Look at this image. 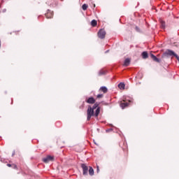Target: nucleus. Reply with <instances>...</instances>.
<instances>
[{"instance_id": "obj_1", "label": "nucleus", "mask_w": 179, "mask_h": 179, "mask_svg": "<svg viewBox=\"0 0 179 179\" xmlns=\"http://www.w3.org/2000/svg\"><path fill=\"white\" fill-rule=\"evenodd\" d=\"M99 106V103H94L92 107L90 106H88L87 110V121H90V120H92V117H93L94 115L93 112L94 110H96L97 108L100 107Z\"/></svg>"}, {"instance_id": "obj_2", "label": "nucleus", "mask_w": 179, "mask_h": 179, "mask_svg": "<svg viewBox=\"0 0 179 179\" xmlns=\"http://www.w3.org/2000/svg\"><path fill=\"white\" fill-rule=\"evenodd\" d=\"M124 100L126 102L120 103V107H121V108H122V110H124V108L128 107V106H129V103H133L134 102V99L131 98L129 96H126L124 99Z\"/></svg>"}, {"instance_id": "obj_3", "label": "nucleus", "mask_w": 179, "mask_h": 179, "mask_svg": "<svg viewBox=\"0 0 179 179\" xmlns=\"http://www.w3.org/2000/svg\"><path fill=\"white\" fill-rule=\"evenodd\" d=\"M81 168L83 169V176H87L89 173V166H87L86 164H81Z\"/></svg>"}, {"instance_id": "obj_4", "label": "nucleus", "mask_w": 179, "mask_h": 179, "mask_svg": "<svg viewBox=\"0 0 179 179\" xmlns=\"http://www.w3.org/2000/svg\"><path fill=\"white\" fill-rule=\"evenodd\" d=\"M98 37L103 40V38H106V31L103 29H101L98 31Z\"/></svg>"}, {"instance_id": "obj_5", "label": "nucleus", "mask_w": 179, "mask_h": 179, "mask_svg": "<svg viewBox=\"0 0 179 179\" xmlns=\"http://www.w3.org/2000/svg\"><path fill=\"white\" fill-rule=\"evenodd\" d=\"M42 161L43 163H50V162H54V157L48 155L46 157L43 158Z\"/></svg>"}, {"instance_id": "obj_6", "label": "nucleus", "mask_w": 179, "mask_h": 179, "mask_svg": "<svg viewBox=\"0 0 179 179\" xmlns=\"http://www.w3.org/2000/svg\"><path fill=\"white\" fill-rule=\"evenodd\" d=\"M47 19H51L54 16V12L51 11L50 9L48 10L47 13L45 14Z\"/></svg>"}, {"instance_id": "obj_7", "label": "nucleus", "mask_w": 179, "mask_h": 179, "mask_svg": "<svg viewBox=\"0 0 179 179\" xmlns=\"http://www.w3.org/2000/svg\"><path fill=\"white\" fill-rule=\"evenodd\" d=\"M150 57L152 59L155 61V62H158L159 64L162 62V59L157 58V57H156V55H153L152 53H150Z\"/></svg>"}, {"instance_id": "obj_8", "label": "nucleus", "mask_w": 179, "mask_h": 179, "mask_svg": "<svg viewBox=\"0 0 179 179\" xmlns=\"http://www.w3.org/2000/svg\"><path fill=\"white\" fill-rule=\"evenodd\" d=\"M85 101L88 104H94V103H96V99H94V97L90 96Z\"/></svg>"}, {"instance_id": "obj_9", "label": "nucleus", "mask_w": 179, "mask_h": 179, "mask_svg": "<svg viewBox=\"0 0 179 179\" xmlns=\"http://www.w3.org/2000/svg\"><path fill=\"white\" fill-rule=\"evenodd\" d=\"M100 110H101V108L100 106L98 107L96 110H95V113H94V110L93 111V117H95V118H97L99 117V114H100Z\"/></svg>"}, {"instance_id": "obj_10", "label": "nucleus", "mask_w": 179, "mask_h": 179, "mask_svg": "<svg viewBox=\"0 0 179 179\" xmlns=\"http://www.w3.org/2000/svg\"><path fill=\"white\" fill-rule=\"evenodd\" d=\"M165 54L166 55H170V57H175L176 53L174 52V51H173L171 50H168L166 52H165Z\"/></svg>"}, {"instance_id": "obj_11", "label": "nucleus", "mask_w": 179, "mask_h": 179, "mask_svg": "<svg viewBox=\"0 0 179 179\" xmlns=\"http://www.w3.org/2000/svg\"><path fill=\"white\" fill-rule=\"evenodd\" d=\"M141 56L143 59H147V58H149V53L147 51H144L141 53Z\"/></svg>"}, {"instance_id": "obj_12", "label": "nucleus", "mask_w": 179, "mask_h": 179, "mask_svg": "<svg viewBox=\"0 0 179 179\" xmlns=\"http://www.w3.org/2000/svg\"><path fill=\"white\" fill-rule=\"evenodd\" d=\"M159 23L161 29H166V22H164L163 20H159Z\"/></svg>"}, {"instance_id": "obj_13", "label": "nucleus", "mask_w": 179, "mask_h": 179, "mask_svg": "<svg viewBox=\"0 0 179 179\" xmlns=\"http://www.w3.org/2000/svg\"><path fill=\"white\" fill-rule=\"evenodd\" d=\"M129 64H131V59H129V58L124 59V66H129Z\"/></svg>"}, {"instance_id": "obj_14", "label": "nucleus", "mask_w": 179, "mask_h": 179, "mask_svg": "<svg viewBox=\"0 0 179 179\" xmlns=\"http://www.w3.org/2000/svg\"><path fill=\"white\" fill-rule=\"evenodd\" d=\"M89 174L90 176H94V169H93V167L89 166Z\"/></svg>"}, {"instance_id": "obj_15", "label": "nucleus", "mask_w": 179, "mask_h": 179, "mask_svg": "<svg viewBox=\"0 0 179 179\" xmlns=\"http://www.w3.org/2000/svg\"><path fill=\"white\" fill-rule=\"evenodd\" d=\"M118 87H119V89H120V90H124V89H125V83H120L118 84Z\"/></svg>"}, {"instance_id": "obj_16", "label": "nucleus", "mask_w": 179, "mask_h": 179, "mask_svg": "<svg viewBox=\"0 0 179 179\" xmlns=\"http://www.w3.org/2000/svg\"><path fill=\"white\" fill-rule=\"evenodd\" d=\"M100 90H101V92H103V93H107V92H108V89L106 86L101 87Z\"/></svg>"}, {"instance_id": "obj_17", "label": "nucleus", "mask_w": 179, "mask_h": 179, "mask_svg": "<svg viewBox=\"0 0 179 179\" xmlns=\"http://www.w3.org/2000/svg\"><path fill=\"white\" fill-rule=\"evenodd\" d=\"M106 73H107V71H106V70L101 69V70H100V71H99V76H103V75H106Z\"/></svg>"}, {"instance_id": "obj_18", "label": "nucleus", "mask_w": 179, "mask_h": 179, "mask_svg": "<svg viewBox=\"0 0 179 179\" xmlns=\"http://www.w3.org/2000/svg\"><path fill=\"white\" fill-rule=\"evenodd\" d=\"M91 25L92 27H96V26H97V21L96 20H92L91 21Z\"/></svg>"}, {"instance_id": "obj_19", "label": "nucleus", "mask_w": 179, "mask_h": 179, "mask_svg": "<svg viewBox=\"0 0 179 179\" xmlns=\"http://www.w3.org/2000/svg\"><path fill=\"white\" fill-rule=\"evenodd\" d=\"M87 8H89V6L86 3H84L83 6H82V9L83 10H87Z\"/></svg>"}, {"instance_id": "obj_20", "label": "nucleus", "mask_w": 179, "mask_h": 179, "mask_svg": "<svg viewBox=\"0 0 179 179\" xmlns=\"http://www.w3.org/2000/svg\"><path fill=\"white\" fill-rule=\"evenodd\" d=\"M46 3L49 6H52V8H54V3H52V0L50 2V1H47Z\"/></svg>"}, {"instance_id": "obj_21", "label": "nucleus", "mask_w": 179, "mask_h": 179, "mask_svg": "<svg viewBox=\"0 0 179 179\" xmlns=\"http://www.w3.org/2000/svg\"><path fill=\"white\" fill-rule=\"evenodd\" d=\"M106 132L108 134V132H113V128H110L106 130Z\"/></svg>"}, {"instance_id": "obj_22", "label": "nucleus", "mask_w": 179, "mask_h": 179, "mask_svg": "<svg viewBox=\"0 0 179 179\" xmlns=\"http://www.w3.org/2000/svg\"><path fill=\"white\" fill-rule=\"evenodd\" d=\"M135 30L137 31L138 33H141V29L138 27H136Z\"/></svg>"}, {"instance_id": "obj_23", "label": "nucleus", "mask_w": 179, "mask_h": 179, "mask_svg": "<svg viewBox=\"0 0 179 179\" xmlns=\"http://www.w3.org/2000/svg\"><path fill=\"white\" fill-rule=\"evenodd\" d=\"M97 99H101V97H103V94H99L97 96H96Z\"/></svg>"}, {"instance_id": "obj_24", "label": "nucleus", "mask_w": 179, "mask_h": 179, "mask_svg": "<svg viewBox=\"0 0 179 179\" xmlns=\"http://www.w3.org/2000/svg\"><path fill=\"white\" fill-rule=\"evenodd\" d=\"M100 171V168L98 166H96V173H99Z\"/></svg>"}, {"instance_id": "obj_25", "label": "nucleus", "mask_w": 179, "mask_h": 179, "mask_svg": "<svg viewBox=\"0 0 179 179\" xmlns=\"http://www.w3.org/2000/svg\"><path fill=\"white\" fill-rule=\"evenodd\" d=\"M174 57H176V58L178 59V61H179V56H178V55L176 54Z\"/></svg>"}, {"instance_id": "obj_26", "label": "nucleus", "mask_w": 179, "mask_h": 179, "mask_svg": "<svg viewBox=\"0 0 179 179\" xmlns=\"http://www.w3.org/2000/svg\"><path fill=\"white\" fill-rule=\"evenodd\" d=\"M7 166H8V167H12V164H7Z\"/></svg>"}, {"instance_id": "obj_27", "label": "nucleus", "mask_w": 179, "mask_h": 179, "mask_svg": "<svg viewBox=\"0 0 179 179\" xmlns=\"http://www.w3.org/2000/svg\"><path fill=\"white\" fill-rule=\"evenodd\" d=\"M13 169H17V165H13Z\"/></svg>"}, {"instance_id": "obj_28", "label": "nucleus", "mask_w": 179, "mask_h": 179, "mask_svg": "<svg viewBox=\"0 0 179 179\" xmlns=\"http://www.w3.org/2000/svg\"><path fill=\"white\" fill-rule=\"evenodd\" d=\"M6 12V8L3 9V13H5Z\"/></svg>"}, {"instance_id": "obj_29", "label": "nucleus", "mask_w": 179, "mask_h": 179, "mask_svg": "<svg viewBox=\"0 0 179 179\" xmlns=\"http://www.w3.org/2000/svg\"><path fill=\"white\" fill-rule=\"evenodd\" d=\"M15 153H16V152H15V151H13V154H12V156H15Z\"/></svg>"}, {"instance_id": "obj_30", "label": "nucleus", "mask_w": 179, "mask_h": 179, "mask_svg": "<svg viewBox=\"0 0 179 179\" xmlns=\"http://www.w3.org/2000/svg\"><path fill=\"white\" fill-rule=\"evenodd\" d=\"M110 52V50H108L105 52V54H107V52Z\"/></svg>"}, {"instance_id": "obj_31", "label": "nucleus", "mask_w": 179, "mask_h": 179, "mask_svg": "<svg viewBox=\"0 0 179 179\" xmlns=\"http://www.w3.org/2000/svg\"><path fill=\"white\" fill-rule=\"evenodd\" d=\"M110 127H114V126H113V124H110Z\"/></svg>"}, {"instance_id": "obj_32", "label": "nucleus", "mask_w": 179, "mask_h": 179, "mask_svg": "<svg viewBox=\"0 0 179 179\" xmlns=\"http://www.w3.org/2000/svg\"><path fill=\"white\" fill-rule=\"evenodd\" d=\"M12 102L11 103H13V99H12V101H11Z\"/></svg>"}, {"instance_id": "obj_33", "label": "nucleus", "mask_w": 179, "mask_h": 179, "mask_svg": "<svg viewBox=\"0 0 179 179\" xmlns=\"http://www.w3.org/2000/svg\"><path fill=\"white\" fill-rule=\"evenodd\" d=\"M97 131H100V129H97Z\"/></svg>"}, {"instance_id": "obj_34", "label": "nucleus", "mask_w": 179, "mask_h": 179, "mask_svg": "<svg viewBox=\"0 0 179 179\" xmlns=\"http://www.w3.org/2000/svg\"><path fill=\"white\" fill-rule=\"evenodd\" d=\"M57 124H59V122H57Z\"/></svg>"}, {"instance_id": "obj_35", "label": "nucleus", "mask_w": 179, "mask_h": 179, "mask_svg": "<svg viewBox=\"0 0 179 179\" xmlns=\"http://www.w3.org/2000/svg\"><path fill=\"white\" fill-rule=\"evenodd\" d=\"M61 1H64V0H61Z\"/></svg>"}]
</instances>
